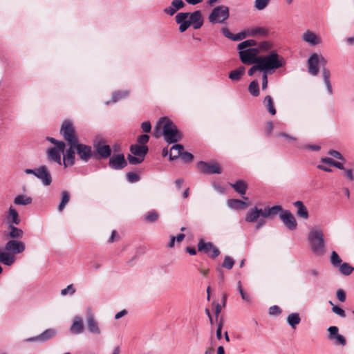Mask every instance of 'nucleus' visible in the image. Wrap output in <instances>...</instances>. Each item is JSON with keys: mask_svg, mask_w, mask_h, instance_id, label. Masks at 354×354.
<instances>
[{"mask_svg": "<svg viewBox=\"0 0 354 354\" xmlns=\"http://www.w3.org/2000/svg\"><path fill=\"white\" fill-rule=\"evenodd\" d=\"M162 126V135L168 144L176 143L183 138L182 133L178 129L176 125L166 117L160 118L155 127L153 136L156 138L160 136V129Z\"/></svg>", "mask_w": 354, "mask_h": 354, "instance_id": "obj_1", "label": "nucleus"}, {"mask_svg": "<svg viewBox=\"0 0 354 354\" xmlns=\"http://www.w3.org/2000/svg\"><path fill=\"white\" fill-rule=\"evenodd\" d=\"M176 22L180 24L179 30L183 32L192 26L194 29H199L203 24V17L201 10L193 12H179L175 17Z\"/></svg>", "mask_w": 354, "mask_h": 354, "instance_id": "obj_2", "label": "nucleus"}, {"mask_svg": "<svg viewBox=\"0 0 354 354\" xmlns=\"http://www.w3.org/2000/svg\"><path fill=\"white\" fill-rule=\"evenodd\" d=\"M25 250L23 242L10 240L5 245V250L0 248V263L6 266H11L15 261V254H20Z\"/></svg>", "mask_w": 354, "mask_h": 354, "instance_id": "obj_3", "label": "nucleus"}, {"mask_svg": "<svg viewBox=\"0 0 354 354\" xmlns=\"http://www.w3.org/2000/svg\"><path fill=\"white\" fill-rule=\"evenodd\" d=\"M259 64L262 72L269 73L283 67L286 61L276 50H271L268 55L259 56Z\"/></svg>", "mask_w": 354, "mask_h": 354, "instance_id": "obj_4", "label": "nucleus"}, {"mask_svg": "<svg viewBox=\"0 0 354 354\" xmlns=\"http://www.w3.org/2000/svg\"><path fill=\"white\" fill-rule=\"evenodd\" d=\"M308 240L313 254L319 257L325 254L326 244L324 233L321 229L313 228L308 234Z\"/></svg>", "mask_w": 354, "mask_h": 354, "instance_id": "obj_5", "label": "nucleus"}, {"mask_svg": "<svg viewBox=\"0 0 354 354\" xmlns=\"http://www.w3.org/2000/svg\"><path fill=\"white\" fill-rule=\"evenodd\" d=\"M230 16L228 7L225 6H218L213 8L210 12L208 19L211 24H222L225 22Z\"/></svg>", "mask_w": 354, "mask_h": 354, "instance_id": "obj_6", "label": "nucleus"}, {"mask_svg": "<svg viewBox=\"0 0 354 354\" xmlns=\"http://www.w3.org/2000/svg\"><path fill=\"white\" fill-rule=\"evenodd\" d=\"M239 54L241 61L244 64L252 65L254 63L259 64L258 49L249 48L239 51Z\"/></svg>", "mask_w": 354, "mask_h": 354, "instance_id": "obj_7", "label": "nucleus"}, {"mask_svg": "<svg viewBox=\"0 0 354 354\" xmlns=\"http://www.w3.org/2000/svg\"><path fill=\"white\" fill-rule=\"evenodd\" d=\"M66 144H60L59 147H53L47 151V160L49 162H55L62 165V153H64Z\"/></svg>", "mask_w": 354, "mask_h": 354, "instance_id": "obj_8", "label": "nucleus"}, {"mask_svg": "<svg viewBox=\"0 0 354 354\" xmlns=\"http://www.w3.org/2000/svg\"><path fill=\"white\" fill-rule=\"evenodd\" d=\"M198 250L203 252L212 259L216 258L220 254V250L212 242H205L203 239H200L198 243Z\"/></svg>", "mask_w": 354, "mask_h": 354, "instance_id": "obj_9", "label": "nucleus"}, {"mask_svg": "<svg viewBox=\"0 0 354 354\" xmlns=\"http://www.w3.org/2000/svg\"><path fill=\"white\" fill-rule=\"evenodd\" d=\"M60 133L68 144H73L77 139L75 134V129L70 121H64L60 129Z\"/></svg>", "mask_w": 354, "mask_h": 354, "instance_id": "obj_10", "label": "nucleus"}, {"mask_svg": "<svg viewBox=\"0 0 354 354\" xmlns=\"http://www.w3.org/2000/svg\"><path fill=\"white\" fill-rule=\"evenodd\" d=\"M75 150L79 158L84 162H87L93 156L91 147L78 143L77 140L75 142Z\"/></svg>", "mask_w": 354, "mask_h": 354, "instance_id": "obj_11", "label": "nucleus"}, {"mask_svg": "<svg viewBox=\"0 0 354 354\" xmlns=\"http://www.w3.org/2000/svg\"><path fill=\"white\" fill-rule=\"evenodd\" d=\"M197 167L198 169L204 174H221V168L220 165L216 162H212L210 163H207L203 161H200L197 164Z\"/></svg>", "mask_w": 354, "mask_h": 354, "instance_id": "obj_12", "label": "nucleus"}, {"mask_svg": "<svg viewBox=\"0 0 354 354\" xmlns=\"http://www.w3.org/2000/svg\"><path fill=\"white\" fill-rule=\"evenodd\" d=\"M279 218L288 229L294 230L297 228V221L294 215L289 210L284 209V211L279 214Z\"/></svg>", "mask_w": 354, "mask_h": 354, "instance_id": "obj_13", "label": "nucleus"}, {"mask_svg": "<svg viewBox=\"0 0 354 354\" xmlns=\"http://www.w3.org/2000/svg\"><path fill=\"white\" fill-rule=\"evenodd\" d=\"M75 142L69 144V148L64 152L63 165L65 167L68 166H73L75 164Z\"/></svg>", "mask_w": 354, "mask_h": 354, "instance_id": "obj_14", "label": "nucleus"}, {"mask_svg": "<svg viewBox=\"0 0 354 354\" xmlns=\"http://www.w3.org/2000/svg\"><path fill=\"white\" fill-rule=\"evenodd\" d=\"M56 335V330L53 328H48L44 330L42 333L39 335L25 339L26 342H46L51 338H53Z\"/></svg>", "mask_w": 354, "mask_h": 354, "instance_id": "obj_15", "label": "nucleus"}, {"mask_svg": "<svg viewBox=\"0 0 354 354\" xmlns=\"http://www.w3.org/2000/svg\"><path fill=\"white\" fill-rule=\"evenodd\" d=\"M127 165V162L124 158V156L122 153L114 155L109 159V165L113 169H122L124 168Z\"/></svg>", "mask_w": 354, "mask_h": 354, "instance_id": "obj_16", "label": "nucleus"}, {"mask_svg": "<svg viewBox=\"0 0 354 354\" xmlns=\"http://www.w3.org/2000/svg\"><path fill=\"white\" fill-rule=\"evenodd\" d=\"M36 177L39 178L45 186L50 185L52 183L51 174L46 165H41L38 167Z\"/></svg>", "mask_w": 354, "mask_h": 354, "instance_id": "obj_17", "label": "nucleus"}, {"mask_svg": "<svg viewBox=\"0 0 354 354\" xmlns=\"http://www.w3.org/2000/svg\"><path fill=\"white\" fill-rule=\"evenodd\" d=\"M319 55L317 53H313L308 59V73L315 76L319 73Z\"/></svg>", "mask_w": 354, "mask_h": 354, "instance_id": "obj_18", "label": "nucleus"}, {"mask_svg": "<svg viewBox=\"0 0 354 354\" xmlns=\"http://www.w3.org/2000/svg\"><path fill=\"white\" fill-rule=\"evenodd\" d=\"M302 39L310 46H316L322 43L321 38L309 30L302 35Z\"/></svg>", "mask_w": 354, "mask_h": 354, "instance_id": "obj_19", "label": "nucleus"}, {"mask_svg": "<svg viewBox=\"0 0 354 354\" xmlns=\"http://www.w3.org/2000/svg\"><path fill=\"white\" fill-rule=\"evenodd\" d=\"M87 328L89 333L94 335H100L101 333L98 322L94 318L92 314H88L86 319Z\"/></svg>", "mask_w": 354, "mask_h": 354, "instance_id": "obj_20", "label": "nucleus"}, {"mask_svg": "<svg viewBox=\"0 0 354 354\" xmlns=\"http://www.w3.org/2000/svg\"><path fill=\"white\" fill-rule=\"evenodd\" d=\"M94 148L98 156L102 158H107L111 154V149L109 145L97 142L94 144Z\"/></svg>", "mask_w": 354, "mask_h": 354, "instance_id": "obj_21", "label": "nucleus"}, {"mask_svg": "<svg viewBox=\"0 0 354 354\" xmlns=\"http://www.w3.org/2000/svg\"><path fill=\"white\" fill-rule=\"evenodd\" d=\"M185 6L183 0H173L171 5L164 9V12L172 16Z\"/></svg>", "mask_w": 354, "mask_h": 354, "instance_id": "obj_22", "label": "nucleus"}, {"mask_svg": "<svg viewBox=\"0 0 354 354\" xmlns=\"http://www.w3.org/2000/svg\"><path fill=\"white\" fill-rule=\"evenodd\" d=\"M293 205L297 208L296 214L299 218L308 219L309 217L308 212L304 203L301 201H297L293 203Z\"/></svg>", "mask_w": 354, "mask_h": 354, "instance_id": "obj_23", "label": "nucleus"}, {"mask_svg": "<svg viewBox=\"0 0 354 354\" xmlns=\"http://www.w3.org/2000/svg\"><path fill=\"white\" fill-rule=\"evenodd\" d=\"M148 151L149 149L147 145H132L130 147V151L132 154L144 158Z\"/></svg>", "mask_w": 354, "mask_h": 354, "instance_id": "obj_24", "label": "nucleus"}, {"mask_svg": "<svg viewBox=\"0 0 354 354\" xmlns=\"http://www.w3.org/2000/svg\"><path fill=\"white\" fill-rule=\"evenodd\" d=\"M84 330L83 322L80 317H75L70 328V331L73 334H80Z\"/></svg>", "mask_w": 354, "mask_h": 354, "instance_id": "obj_25", "label": "nucleus"}, {"mask_svg": "<svg viewBox=\"0 0 354 354\" xmlns=\"http://www.w3.org/2000/svg\"><path fill=\"white\" fill-rule=\"evenodd\" d=\"M263 210L257 207L252 208L248 211L245 216V221L249 223L254 222L262 216Z\"/></svg>", "mask_w": 354, "mask_h": 354, "instance_id": "obj_26", "label": "nucleus"}, {"mask_svg": "<svg viewBox=\"0 0 354 354\" xmlns=\"http://www.w3.org/2000/svg\"><path fill=\"white\" fill-rule=\"evenodd\" d=\"M284 209L281 205H274L271 207H266L263 210L262 216L267 218L270 216L277 215L279 212L282 213Z\"/></svg>", "mask_w": 354, "mask_h": 354, "instance_id": "obj_27", "label": "nucleus"}, {"mask_svg": "<svg viewBox=\"0 0 354 354\" xmlns=\"http://www.w3.org/2000/svg\"><path fill=\"white\" fill-rule=\"evenodd\" d=\"M263 104L270 114L272 115H274L276 114L277 111L274 106V100L270 95H268L265 97L263 101Z\"/></svg>", "mask_w": 354, "mask_h": 354, "instance_id": "obj_28", "label": "nucleus"}, {"mask_svg": "<svg viewBox=\"0 0 354 354\" xmlns=\"http://www.w3.org/2000/svg\"><path fill=\"white\" fill-rule=\"evenodd\" d=\"M227 205L231 209H243L248 206V203L239 199H229Z\"/></svg>", "mask_w": 354, "mask_h": 354, "instance_id": "obj_29", "label": "nucleus"}, {"mask_svg": "<svg viewBox=\"0 0 354 354\" xmlns=\"http://www.w3.org/2000/svg\"><path fill=\"white\" fill-rule=\"evenodd\" d=\"M184 150V147L182 145L176 144L171 147L169 153V159L174 160L177 159L181 155V151Z\"/></svg>", "mask_w": 354, "mask_h": 354, "instance_id": "obj_30", "label": "nucleus"}, {"mask_svg": "<svg viewBox=\"0 0 354 354\" xmlns=\"http://www.w3.org/2000/svg\"><path fill=\"white\" fill-rule=\"evenodd\" d=\"M230 185L241 195L245 194L248 186L243 180H236L234 183L230 184Z\"/></svg>", "mask_w": 354, "mask_h": 354, "instance_id": "obj_31", "label": "nucleus"}, {"mask_svg": "<svg viewBox=\"0 0 354 354\" xmlns=\"http://www.w3.org/2000/svg\"><path fill=\"white\" fill-rule=\"evenodd\" d=\"M287 323L289 324V326L292 328L295 329L296 326L300 323L301 318L299 316V314L297 313H293L290 314L287 319Z\"/></svg>", "mask_w": 354, "mask_h": 354, "instance_id": "obj_32", "label": "nucleus"}, {"mask_svg": "<svg viewBox=\"0 0 354 354\" xmlns=\"http://www.w3.org/2000/svg\"><path fill=\"white\" fill-rule=\"evenodd\" d=\"M245 67L241 66H239V68H237L235 70H233L230 73H229V78L230 80H232V81H239L241 79V77L243 76V75L245 73Z\"/></svg>", "mask_w": 354, "mask_h": 354, "instance_id": "obj_33", "label": "nucleus"}, {"mask_svg": "<svg viewBox=\"0 0 354 354\" xmlns=\"http://www.w3.org/2000/svg\"><path fill=\"white\" fill-rule=\"evenodd\" d=\"M8 214L9 225H19L20 223L19 214L17 210L12 206L10 207Z\"/></svg>", "mask_w": 354, "mask_h": 354, "instance_id": "obj_34", "label": "nucleus"}, {"mask_svg": "<svg viewBox=\"0 0 354 354\" xmlns=\"http://www.w3.org/2000/svg\"><path fill=\"white\" fill-rule=\"evenodd\" d=\"M268 34V30L263 27H254L250 29H248V36H256V35H261V36H267Z\"/></svg>", "mask_w": 354, "mask_h": 354, "instance_id": "obj_35", "label": "nucleus"}, {"mask_svg": "<svg viewBox=\"0 0 354 354\" xmlns=\"http://www.w3.org/2000/svg\"><path fill=\"white\" fill-rule=\"evenodd\" d=\"M330 72L329 70H324V77H323V80H324V82L326 86V89H327V91H328V93L331 95H333V88H332V85H331V83H330Z\"/></svg>", "mask_w": 354, "mask_h": 354, "instance_id": "obj_36", "label": "nucleus"}, {"mask_svg": "<svg viewBox=\"0 0 354 354\" xmlns=\"http://www.w3.org/2000/svg\"><path fill=\"white\" fill-rule=\"evenodd\" d=\"M70 201V194L67 191H63L62 192V199L57 207L59 212H62L65 208L66 205Z\"/></svg>", "mask_w": 354, "mask_h": 354, "instance_id": "obj_37", "label": "nucleus"}, {"mask_svg": "<svg viewBox=\"0 0 354 354\" xmlns=\"http://www.w3.org/2000/svg\"><path fill=\"white\" fill-rule=\"evenodd\" d=\"M32 203V198L24 195H19L14 199V203L17 205H26Z\"/></svg>", "mask_w": 354, "mask_h": 354, "instance_id": "obj_38", "label": "nucleus"}, {"mask_svg": "<svg viewBox=\"0 0 354 354\" xmlns=\"http://www.w3.org/2000/svg\"><path fill=\"white\" fill-rule=\"evenodd\" d=\"M10 232L8 233V236L12 239H20L23 236L24 232L23 231L15 227L13 225H9Z\"/></svg>", "mask_w": 354, "mask_h": 354, "instance_id": "obj_39", "label": "nucleus"}, {"mask_svg": "<svg viewBox=\"0 0 354 354\" xmlns=\"http://www.w3.org/2000/svg\"><path fill=\"white\" fill-rule=\"evenodd\" d=\"M248 91L254 97H257L259 95V85L257 80H253L250 83L248 86Z\"/></svg>", "mask_w": 354, "mask_h": 354, "instance_id": "obj_40", "label": "nucleus"}, {"mask_svg": "<svg viewBox=\"0 0 354 354\" xmlns=\"http://www.w3.org/2000/svg\"><path fill=\"white\" fill-rule=\"evenodd\" d=\"M339 272L346 276L350 275L354 270V268L352 267L348 263H342L339 266Z\"/></svg>", "mask_w": 354, "mask_h": 354, "instance_id": "obj_41", "label": "nucleus"}, {"mask_svg": "<svg viewBox=\"0 0 354 354\" xmlns=\"http://www.w3.org/2000/svg\"><path fill=\"white\" fill-rule=\"evenodd\" d=\"M159 218V214L156 210L149 211L145 216L144 219L147 223H154Z\"/></svg>", "mask_w": 354, "mask_h": 354, "instance_id": "obj_42", "label": "nucleus"}, {"mask_svg": "<svg viewBox=\"0 0 354 354\" xmlns=\"http://www.w3.org/2000/svg\"><path fill=\"white\" fill-rule=\"evenodd\" d=\"M257 48H255L258 49L259 53L260 52H268V50H271L273 46V44L270 41H263L257 44Z\"/></svg>", "mask_w": 354, "mask_h": 354, "instance_id": "obj_43", "label": "nucleus"}, {"mask_svg": "<svg viewBox=\"0 0 354 354\" xmlns=\"http://www.w3.org/2000/svg\"><path fill=\"white\" fill-rule=\"evenodd\" d=\"M257 42L254 39L245 40L238 44V49L241 50H246L245 48L252 46H256Z\"/></svg>", "mask_w": 354, "mask_h": 354, "instance_id": "obj_44", "label": "nucleus"}, {"mask_svg": "<svg viewBox=\"0 0 354 354\" xmlns=\"http://www.w3.org/2000/svg\"><path fill=\"white\" fill-rule=\"evenodd\" d=\"M333 342V344L336 346H345L346 344V338L340 334H338L337 335L335 336L333 339H330Z\"/></svg>", "mask_w": 354, "mask_h": 354, "instance_id": "obj_45", "label": "nucleus"}, {"mask_svg": "<svg viewBox=\"0 0 354 354\" xmlns=\"http://www.w3.org/2000/svg\"><path fill=\"white\" fill-rule=\"evenodd\" d=\"M129 95V91H117L113 93L112 101L116 102L126 97Z\"/></svg>", "mask_w": 354, "mask_h": 354, "instance_id": "obj_46", "label": "nucleus"}, {"mask_svg": "<svg viewBox=\"0 0 354 354\" xmlns=\"http://www.w3.org/2000/svg\"><path fill=\"white\" fill-rule=\"evenodd\" d=\"M234 265V260L230 256H225L222 263V267L231 270Z\"/></svg>", "mask_w": 354, "mask_h": 354, "instance_id": "obj_47", "label": "nucleus"}, {"mask_svg": "<svg viewBox=\"0 0 354 354\" xmlns=\"http://www.w3.org/2000/svg\"><path fill=\"white\" fill-rule=\"evenodd\" d=\"M270 0H255L254 3V8L258 10L265 9Z\"/></svg>", "mask_w": 354, "mask_h": 354, "instance_id": "obj_48", "label": "nucleus"}, {"mask_svg": "<svg viewBox=\"0 0 354 354\" xmlns=\"http://www.w3.org/2000/svg\"><path fill=\"white\" fill-rule=\"evenodd\" d=\"M342 261L338 254L335 251H333L330 256L331 264L335 267H338L341 264Z\"/></svg>", "mask_w": 354, "mask_h": 354, "instance_id": "obj_49", "label": "nucleus"}, {"mask_svg": "<svg viewBox=\"0 0 354 354\" xmlns=\"http://www.w3.org/2000/svg\"><path fill=\"white\" fill-rule=\"evenodd\" d=\"M144 158L140 156H132L129 154L127 156V160L131 165H136L141 163L144 160Z\"/></svg>", "mask_w": 354, "mask_h": 354, "instance_id": "obj_50", "label": "nucleus"}, {"mask_svg": "<svg viewBox=\"0 0 354 354\" xmlns=\"http://www.w3.org/2000/svg\"><path fill=\"white\" fill-rule=\"evenodd\" d=\"M180 158L185 162H191L194 156L187 151H181V155L180 156Z\"/></svg>", "mask_w": 354, "mask_h": 354, "instance_id": "obj_51", "label": "nucleus"}, {"mask_svg": "<svg viewBox=\"0 0 354 354\" xmlns=\"http://www.w3.org/2000/svg\"><path fill=\"white\" fill-rule=\"evenodd\" d=\"M328 339H333V338L337 335L339 334V328L337 327V326H330L328 327Z\"/></svg>", "mask_w": 354, "mask_h": 354, "instance_id": "obj_52", "label": "nucleus"}, {"mask_svg": "<svg viewBox=\"0 0 354 354\" xmlns=\"http://www.w3.org/2000/svg\"><path fill=\"white\" fill-rule=\"evenodd\" d=\"M75 292V289L73 286V284H69L67 286V287L64 289H62L61 290V295L62 296H65L67 294L73 295Z\"/></svg>", "mask_w": 354, "mask_h": 354, "instance_id": "obj_53", "label": "nucleus"}, {"mask_svg": "<svg viewBox=\"0 0 354 354\" xmlns=\"http://www.w3.org/2000/svg\"><path fill=\"white\" fill-rule=\"evenodd\" d=\"M127 178L130 183H136L140 180L138 174L134 172H128L127 174Z\"/></svg>", "mask_w": 354, "mask_h": 354, "instance_id": "obj_54", "label": "nucleus"}, {"mask_svg": "<svg viewBox=\"0 0 354 354\" xmlns=\"http://www.w3.org/2000/svg\"><path fill=\"white\" fill-rule=\"evenodd\" d=\"M332 311L336 315H339L340 317L344 318L346 317L345 311L342 308L337 306H333V307L332 308Z\"/></svg>", "mask_w": 354, "mask_h": 354, "instance_id": "obj_55", "label": "nucleus"}, {"mask_svg": "<svg viewBox=\"0 0 354 354\" xmlns=\"http://www.w3.org/2000/svg\"><path fill=\"white\" fill-rule=\"evenodd\" d=\"M254 65L248 70V74L249 76H252L257 71H262L259 64L254 63Z\"/></svg>", "mask_w": 354, "mask_h": 354, "instance_id": "obj_56", "label": "nucleus"}, {"mask_svg": "<svg viewBox=\"0 0 354 354\" xmlns=\"http://www.w3.org/2000/svg\"><path fill=\"white\" fill-rule=\"evenodd\" d=\"M149 136L147 134H142L138 137L137 142L140 144L139 145H145L149 142Z\"/></svg>", "mask_w": 354, "mask_h": 354, "instance_id": "obj_57", "label": "nucleus"}, {"mask_svg": "<svg viewBox=\"0 0 354 354\" xmlns=\"http://www.w3.org/2000/svg\"><path fill=\"white\" fill-rule=\"evenodd\" d=\"M248 35V31L247 32H241L236 35L233 34L232 40V41H241L243 39H245Z\"/></svg>", "mask_w": 354, "mask_h": 354, "instance_id": "obj_58", "label": "nucleus"}, {"mask_svg": "<svg viewBox=\"0 0 354 354\" xmlns=\"http://www.w3.org/2000/svg\"><path fill=\"white\" fill-rule=\"evenodd\" d=\"M328 63V61L326 59H325L322 55H319V64L322 66V77H324V70H328L326 66Z\"/></svg>", "mask_w": 354, "mask_h": 354, "instance_id": "obj_59", "label": "nucleus"}, {"mask_svg": "<svg viewBox=\"0 0 354 354\" xmlns=\"http://www.w3.org/2000/svg\"><path fill=\"white\" fill-rule=\"evenodd\" d=\"M337 299L341 302H344L346 301V293L344 290L342 289H339L336 293Z\"/></svg>", "mask_w": 354, "mask_h": 354, "instance_id": "obj_60", "label": "nucleus"}, {"mask_svg": "<svg viewBox=\"0 0 354 354\" xmlns=\"http://www.w3.org/2000/svg\"><path fill=\"white\" fill-rule=\"evenodd\" d=\"M141 128L145 133H149L151 129V125L149 121L143 122L141 124Z\"/></svg>", "mask_w": 354, "mask_h": 354, "instance_id": "obj_61", "label": "nucleus"}, {"mask_svg": "<svg viewBox=\"0 0 354 354\" xmlns=\"http://www.w3.org/2000/svg\"><path fill=\"white\" fill-rule=\"evenodd\" d=\"M328 154L337 159L344 160L343 156L339 151H337L336 150L330 149L328 151Z\"/></svg>", "mask_w": 354, "mask_h": 354, "instance_id": "obj_62", "label": "nucleus"}, {"mask_svg": "<svg viewBox=\"0 0 354 354\" xmlns=\"http://www.w3.org/2000/svg\"><path fill=\"white\" fill-rule=\"evenodd\" d=\"M281 312V308L278 306H272L269 308L270 315H279Z\"/></svg>", "mask_w": 354, "mask_h": 354, "instance_id": "obj_63", "label": "nucleus"}, {"mask_svg": "<svg viewBox=\"0 0 354 354\" xmlns=\"http://www.w3.org/2000/svg\"><path fill=\"white\" fill-rule=\"evenodd\" d=\"M221 32L225 37L232 39L233 34L230 31V30L227 28L223 27L221 28Z\"/></svg>", "mask_w": 354, "mask_h": 354, "instance_id": "obj_64", "label": "nucleus"}]
</instances>
